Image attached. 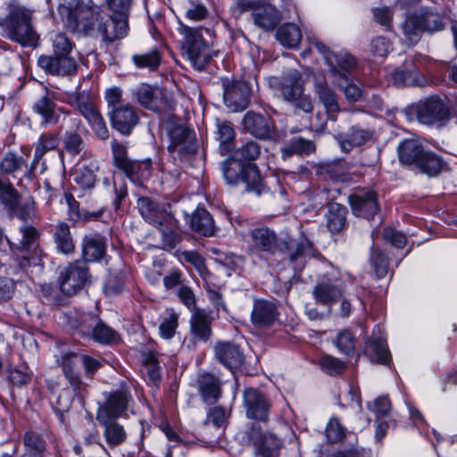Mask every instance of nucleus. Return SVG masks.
Segmentation results:
<instances>
[{
  "mask_svg": "<svg viewBox=\"0 0 457 457\" xmlns=\"http://www.w3.org/2000/svg\"><path fill=\"white\" fill-rule=\"evenodd\" d=\"M402 29L406 38L411 44H416L423 32L441 31L445 29V23L439 13L422 8L419 12L409 15L403 23Z\"/></svg>",
  "mask_w": 457,
  "mask_h": 457,
  "instance_id": "nucleus-5",
  "label": "nucleus"
},
{
  "mask_svg": "<svg viewBox=\"0 0 457 457\" xmlns=\"http://www.w3.org/2000/svg\"><path fill=\"white\" fill-rule=\"evenodd\" d=\"M198 389L203 401L214 404L221 395L220 382L212 373H202L198 378Z\"/></svg>",
  "mask_w": 457,
  "mask_h": 457,
  "instance_id": "nucleus-41",
  "label": "nucleus"
},
{
  "mask_svg": "<svg viewBox=\"0 0 457 457\" xmlns=\"http://www.w3.org/2000/svg\"><path fill=\"white\" fill-rule=\"evenodd\" d=\"M189 322L194 339L205 343L211 338L212 318L210 312L197 309L191 315Z\"/></svg>",
  "mask_w": 457,
  "mask_h": 457,
  "instance_id": "nucleus-36",
  "label": "nucleus"
},
{
  "mask_svg": "<svg viewBox=\"0 0 457 457\" xmlns=\"http://www.w3.org/2000/svg\"><path fill=\"white\" fill-rule=\"evenodd\" d=\"M391 79L395 86L402 87H423L426 85V79L420 75L412 61H406L402 67L395 69L391 73Z\"/></svg>",
  "mask_w": 457,
  "mask_h": 457,
  "instance_id": "nucleus-29",
  "label": "nucleus"
},
{
  "mask_svg": "<svg viewBox=\"0 0 457 457\" xmlns=\"http://www.w3.org/2000/svg\"><path fill=\"white\" fill-rule=\"evenodd\" d=\"M106 237L100 234L85 235L81 242V261L88 262H101L106 255Z\"/></svg>",
  "mask_w": 457,
  "mask_h": 457,
  "instance_id": "nucleus-26",
  "label": "nucleus"
},
{
  "mask_svg": "<svg viewBox=\"0 0 457 457\" xmlns=\"http://www.w3.org/2000/svg\"><path fill=\"white\" fill-rule=\"evenodd\" d=\"M373 137V131L360 124L351 126L347 131L339 133L336 139L344 153H350L353 149L361 147L370 142Z\"/></svg>",
  "mask_w": 457,
  "mask_h": 457,
  "instance_id": "nucleus-23",
  "label": "nucleus"
},
{
  "mask_svg": "<svg viewBox=\"0 0 457 457\" xmlns=\"http://www.w3.org/2000/svg\"><path fill=\"white\" fill-rule=\"evenodd\" d=\"M314 92L320 103L325 108L328 119L336 121L337 114L341 112V108L335 91L328 86L324 79H315Z\"/></svg>",
  "mask_w": 457,
  "mask_h": 457,
  "instance_id": "nucleus-28",
  "label": "nucleus"
},
{
  "mask_svg": "<svg viewBox=\"0 0 457 457\" xmlns=\"http://www.w3.org/2000/svg\"><path fill=\"white\" fill-rule=\"evenodd\" d=\"M353 213L367 220L373 219L379 210L377 194L372 190H359L348 197Z\"/></svg>",
  "mask_w": 457,
  "mask_h": 457,
  "instance_id": "nucleus-19",
  "label": "nucleus"
},
{
  "mask_svg": "<svg viewBox=\"0 0 457 457\" xmlns=\"http://www.w3.org/2000/svg\"><path fill=\"white\" fill-rule=\"evenodd\" d=\"M189 226L193 231L204 236L214 235L216 227L211 213L204 207H197L189 219Z\"/></svg>",
  "mask_w": 457,
  "mask_h": 457,
  "instance_id": "nucleus-42",
  "label": "nucleus"
},
{
  "mask_svg": "<svg viewBox=\"0 0 457 457\" xmlns=\"http://www.w3.org/2000/svg\"><path fill=\"white\" fill-rule=\"evenodd\" d=\"M163 355L151 349H144L141 352V363L147 371H161L163 369L173 370V367H166Z\"/></svg>",
  "mask_w": 457,
  "mask_h": 457,
  "instance_id": "nucleus-56",
  "label": "nucleus"
},
{
  "mask_svg": "<svg viewBox=\"0 0 457 457\" xmlns=\"http://www.w3.org/2000/svg\"><path fill=\"white\" fill-rule=\"evenodd\" d=\"M282 253L284 250L288 252V262L296 272L303 270L309 258L315 256L316 249L311 240L304 234H302L299 239L292 245L290 242L283 239L281 241Z\"/></svg>",
  "mask_w": 457,
  "mask_h": 457,
  "instance_id": "nucleus-16",
  "label": "nucleus"
},
{
  "mask_svg": "<svg viewBox=\"0 0 457 457\" xmlns=\"http://www.w3.org/2000/svg\"><path fill=\"white\" fill-rule=\"evenodd\" d=\"M21 239L16 245L15 262L25 272L29 269H35L37 272H42L44 268L43 257L45 253L37 244L39 232L31 225L20 228Z\"/></svg>",
  "mask_w": 457,
  "mask_h": 457,
  "instance_id": "nucleus-3",
  "label": "nucleus"
},
{
  "mask_svg": "<svg viewBox=\"0 0 457 457\" xmlns=\"http://www.w3.org/2000/svg\"><path fill=\"white\" fill-rule=\"evenodd\" d=\"M413 109L419 122L428 126H441L451 117V109L447 103L435 95L420 100Z\"/></svg>",
  "mask_w": 457,
  "mask_h": 457,
  "instance_id": "nucleus-8",
  "label": "nucleus"
},
{
  "mask_svg": "<svg viewBox=\"0 0 457 457\" xmlns=\"http://www.w3.org/2000/svg\"><path fill=\"white\" fill-rule=\"evenodd\" d=\"M131 61L137 69L155 71L162 64V53L159 47L154 46L147 51L133 54Z\"/></svg>",
  "mask_w": 457,
  "mask_h": 457,
  "instance_id": "nucleus-46",
  "label": "nucleus"
},
{
  "mask_svg": "<svg viewBox=\"0 0 457 457\" xmlns=\"http://www.w3.org/2000/svg\"><path fill=\"white\" fill-rule=\"evenodd\" d=\"M228 419V413L224 408L216 406L209 410L206 420L201 427V434L208 436L213 434L215 436L224 426Z\"/></svg>",
  "mask_w": 457,
  "mask_h": 457,
  "instance_id": "nucleus-47",
  "label": "nucleus"
},
{
  "mask_svg": "<svg viewBox=\"0 0 457 457\" xmlns=\"http://www.w3.org/2000/svg\"><path fill=\"white\" fill-rule=\"evenodd\" d=\"M103 20L100 9L96 5H84L74 15L63 22L67 29L73 32L90 35L100 21Z\"/></svg>",
  "mask_w": 457,
  "mask_h": 457,
  "instance_id": "nucleus-15",
  "label": "nucleus"
},
{
  "mask_svg": "<svg viewBox=\"0 0 457 457\" xmlns=\"http://www.w3.org/2000/svg\"><path fill=\"white\" fill-rule=\"evenodd\" d=\"M216 359L228 370H240L245 365V354L240 345L229 342L220 341L214 346Z\"/></svg>",
  "mask_w": 457,
  "mask_h": 457,
  "instance_id": "nucleus-21",
  "label": "nucleus"
},
{
  "mask_svg": "<svg viewBox=\"0 0 457 457\" xmlns=\"http://www.w3.org/2000/svg\"><path fill=\"white\" fill-rule=\"evenodd\" d=\"M261 154V145L255 141H247L238 147L234 156L220 162L222 176L230 186H244V193L260 196L267 191L258 166L253 162Z\"/></svg>",
  "mask_w": 457,
  "mask_h": 457,
  "instance_id": "nucleus-1",
  "label": "nucleus"
},
{
  "mask_svg": "<svg viewBox=\"0 0 457 457\" xmlns=\"http://www.w3.org/2000/svg\"><path fill=\"white\" fill-rule=\"evenodd\" d=\"M251 89L243 81H223V100L225 105L232 112H242L250 103Z\"/></svg>",
  "mask_w": 457,
  "mask_h": 457,
  "instance_id": "nucleus-17",
  "label": "nucleus"
},
{
  "mask_svg": "<svg viewBox=\"0 0 457 457\" xmlns=\"http://www.w3.org/2000/svg\"><path fill=\"white\" fill-rule=\"evenodd\" d=\"M120 171L134 184H142L148 179L152 172V160L146 158L144 160L130 159Z\"/></svg>",
  "mask_w": 457,
  "mask_h": 457,
  "instance_id": "nucleus-39",
  "label": "nucleus"
},
{
  "mask_svg": "<svg viewBox=\"0 0 457 457\" xmlns=\"http://www.w3.org/2000/svg\"><path fill=\"white\" fill-rule=\"evenodd\" d=\"M364 355L372 362L381 363L391 368V355L385 338L380 336L375 337L373 335L371 338L366 342Z\"/></svg>",
  "mask_w": 457,
  "mask_h": 457,
  "instance_id": "nucleus-40",
  "label": "nucleus"
},
{
  "mask_svg": "<svg viewBox=\"0 0 457 457\" xmlns=\"http://www.w3.org/2000/svg\"><path fill=\"white\" fill-rule=\"evenodd\" d=\"M69 104L76 107L79 113L87 120L97 138L103 141L109 138L110 134L106 122L87 92L82 91L70 94Z\"/></svg>",
  "mask_w": 457,
  "mask_h": 457,
  "instance_id": "nucleus-7",
  "label": "nucleus"
},
{
  "mask_svg": "<svg viewBox=\"0 0 457 457\" xmlns=\"http://www.w3.org/2000/svg\"><path fill=\"white\" fill-rule=\"evenodd\" d=\"M277 304L266 299H254L251 321L257 328H269L278 320Z\"/></svg>",
  "mask_w": 457,
  "mask_h": 457,
  "instance_id": "nucleus-22",
  "label": "nucleus"
},
{
  "mask_svg": "<svg viewBox=\"0 0 457 457\" xmlns=\"http://www.w3.org/2000/svg\"><path fill=\"white\" fill-rule=\"evenodd\" d=\"M102 41L109 46L125 38L129 32V21L108 14V19L101 20L96 27Z\"/></svg>",
  "mask_w": 457,
  "mask_h": 457,
  "instance_id": "nucleus-20",
  "label": "nucleus"
},
{
  "mask_svg": "<svg viewBox=\"0 0 457 457\" xmlns=\"http://www.w3.org/2000/svg\"><path fill=\"white\" fill-rule=\"evenodd\" d=\"M129 398V394L123 385L120 390L106 394L105 402L97 410V421L105 422L107 418H119L128 409Z\"/></svg>",
  "mask_w": 457,
  "mask_h": 457,
  "instance_id": "nucleus-18",
  "label": "nucleus"
},
{
  "mask_svg": "<svg viewBox=\"0 0 457 457\" xmlns=\"http://www.w3.org/2000/svg\"><path fill=\"white\" fill-rule=\"evenodd\" d=\"M281 241L275 230L262 226L251 229L248 233L247 252L259 259L269 260L278 253H282Z\"/></svg>",
  "mask_w": 457,
  "mask_h": 457,
  "instance_id": "nucleus-6",
  "label": "nucleus"
},
{
  "mask_svg": "<svg viewBox=\"0 0 457 457\" xmlns=\"http://www.w3.org/2000/svg\"><path fill=\"white\" fill-rule=\"evenodd\" d=\"M33 11L18 0H11L6 6V13L0 19V26L6 37L22 46L36 47L39 39L32 24Z\"/></svg>",
  "mask_w": 457,
  "mask_h": 457,
  "instance_id": "nucleus-2",
  "label": "nucleus"
},
{
  "mask_svg": "<svg viewBox=\"0 0 457 457\" xmlns=\"http://www.w3.org/2000/svg\"><path fill=\"white\" fill-rule=\"evenodd\" d=\"M60 138L54 133L42 134L37 142L35 144L36 159H42V157L49 151H53L58 147Z\"/></svg>",
  "mask_w": 457,
  "mask_h": 457,
  "instance_id": "nucleus-60",
  "label": "nucleus"
},
{
  "mask_svg": "<svg viewBox=\"0 0 457 457\" xmlns=\"http://www.w3.org/2000/svg\"><path fill=\"white\" fill-rule=\"evenodd\" d=\"M244 129L258 139H268L274 131L272 120L253 111L247 112L242 120Z\"/></svg>",
  "mask_w": 457,
  "mask_h": 457,
  "instance_id": "nucleus-24",
  "label": "nucleus"
},
{
  "mask_svg": "<svg viewBox=\"0 0 457 457\" xmlns=\"http://www.w3.org/2000/svg\"><path fill=\"white\" fill-rule=\"evenodd\" d=\"M370 262L378 278H382L386 276L388 272L389 259L379 249H371Z\"/></svg>",
  "mask_w": 457,
  "mask_h": 457,
  "instance_id": "nucleus-62",
  "label": "nucleus"
},
{
  "mask_svg": "<svg viewBox=\"0 0 457 457\" xmlns=\"http://www.w3.org/2000/svg\"><path fill=\"white\" fill-rule=\"evenodd\" d=\"M21 195L19 192L14 188L9 179H0V204L4 208L13 209L16 201H19Z\"/></svg>",
  "mask_w": 457,
  "mask_h": 457,
  "instance_id": "nucleus-59",
  "label": "nucleus"
},
{
  "mask_svg": "<svg viewBox=\"0 0 457 457\" xmlns=\"http://www.w3.org/2000/svg\"><path fill=\"white\" fill-rule=\"evenodd\" d=\"M353 283L355 278L345 272L339 277L325 278L319 281L313 287L312 296L317 304L332 305L337 303L343 295L342 286L339 281Z\"/></svg>",
  "mask_w": 457,
  "mask_h": 457,
  "instance_id": "nucleus-10",
  "label": "nucleus"
},
{
  "mask_svg": "<svg viewBox=\"0 0 457 457\" xmlns=\"http://www.w3.org/2000/svg\"><path fill=\"white\" fill-rule=\"evenodd\" d=\"M202 27H183L184 35L183 50L185 51L192 66L199 71H204L211 61L220 54V51L210 49L208 43L203 37Z\"/></svg>",
  "mask_w": 457,
  "mask_h": 457,
  "instance_id": "nucleus-4",
  "label": "nucleus"
},
{
  "mask_svg": "<svg viewBox=\"0 0 457 457\" xmlns=\"http://www.w3.org/2000/svg\"><path fill=\"white\" fill-rule=\"evenodd\" d=\"M217 139L220 141V151L222 154L231 152L234 147L235 131L231 124L228 121H219L217 123Z\"/></svg>",
  "mask_w": 457,
  "mask_h": 457,
  "instance_id": "nucleus-55",
  "label": "nucleus"
},
{
  "mask_svg": "<svg viewBox=\"0 0 457 457\" xmlns=\"http://www.w3.org/2000/svg\"><path fill=\"white\" fill-rule=\"evenodd\" d=\"M327 208V228L332 234L341 233L347 227V208L338 203H329Z\"/></svg>",
  "mask_w": 457,
  "mask_h": 457,
  "instance_id": "nucleus-43",
  "label": "nucleus"
},
{
  "mask_svg": "<svg viewBox=\"0 0 457 457\" xmlns=\"http://www.w3.org/2000/svg\"><path fill=\"white\" fill-rule=\"evenodd\" d=\"M276 38L284 46L294 48L299 45L302 39V32L295 24L286 23L278 29Z\"/></svg>",
  "mask_w": 457,
  "mask_h": 457,
  "instance_id": "nucleus-49",
  "label": "nucleus"
},
{
  "mask_svg": "<svg viewBox=\"0 0 457 457\" xmlns=\"http://www.w3.org/2000/svg\"><path fill=\"white\" fill-rule=\"evenodd\" d=\"M425 151L423 145L419 140L403 139L397 147L399 162L412 170Z\"/></svg>",
  "mask_w": 457,
  "mask_h": 457,
  "instance_id": "nucleus-33",
  "label": "nucleus"
},
{
  "mask_svg": "<svg viewBox=\"0 0 457 457\" xmlns=\"http://www.w3.org/2000/svg\"><path fill=\"white\" fill-rule=\"evenodd\" d=\"M333 83L344 93L348 102L355 103L361 98V88L351 81L348 76L342 79H333Z\"/></svg>",
  "mask_w": 457,
  "mask_h": 457,
  "instance_id": "nucleus-61",
  "label": "nucleus"
},
{
  "mask_svg": "<svg viewBox=\"0 0 457 457\" xmlns=\"http://www.w3.org/2000/svg\"><path fill=\"white\" fill-rule=\"evenodd\" d=\"M108 116L112 128L124 137L130 136L140 121L138 109L129 103L108 111Z\"/></svg>",
  "mask_w": 457,
  "mask_h": 457,
  "instance_id": "nucleus-13",
  "label": "nucleus"
},
{
  "mask_svg": "<svg viewBox=\"0 0 457 457\" xmlns=\"http://www.w3.org/2000/svg\"><path fill=\"white\" fill-rule=\"evenodd\" d=\"M278 89L286 102L291 103L296 100V97L300 96L304 91L301 72L297 70H292L283 75L279 81Z\"/></svg>",
  "mask_w": 457,
  "mask_h": 457,
  "instance_id": "nucleus-34",
  "label": "nucleus"
},
{
  "mask_svg": "<svg viewBox=\"0 0 457 457\" xmlns=\"http://www.w3.org/2000/svg\"><path fill=\"white\" fill-rule=\"evenodd\" d=\"M316 149L313 141L305 139L302 137L291 138L283 147L282 152L289 156L294 154L309 155Z\"/></svg>",
  "mask_w": 457,
  "mask_h": 457,
  "instance_id": "nucleus-52",
  "label": "nucleus"
},
{
  "mask_svg": "<svg viewBox=\"0 0 457 457\" xmlns=\"http://www.w3.org/2000/svg\"><path fill=\"white\" fill-rule=\"evenodd\" d=\"M111 150L112 155V163L119 170L130 160L128 156V145L117 139L111 142Z\"/></svg>",
  "mask_w": 457,
  "mask_h": 457,
  "instance_id": "nucleus-63",
  "label": "nucleus"
},
{
  "mask_svg": "<svg viewBox=\"0 0 457 457\" xmlns=\"http://www.w3.org/2000/svg\"><path fill=\"white\" fill-rule=\"evenodd\" d=\"M132 94L141 107L156 113L162 112L168 105L165 90L157 85L141 83Z\"/></svg>",
  "mask_w": 457,
  "mask_h": 457,
  "instance_id": "nucleus-11",
  "label": "nucleus"
},
{
  "mask_svg": "<svg viewBox=\"0 0 457 457\" xmlns=\"http://www.w3.org/2000/svg\"><path fill=\"white\" fill-rule=\"evenodd\" d=\"M104 360L96 359L89 355L75 353H65L62 357L61 366L63 371H72L82 366L86 371H96L104 368Z\"/></svg>",
  "mask_w": 457,
  "mask_h": 457,
  "instance_id": "nucleus-32",
  "label": "nucleus"
},
{
  "mask_svg": "<svg viewBox=\"0 0 457 457\" xmlns=\"http://www.w3.org/2000/svg\"><path fill=\"white\" fill-rule=\"evenodd\" d=\"M167 149L174 159L178 158L182 161L194 155L197 152L198 145L196 139L194 138L185 140L179 144L168 145Z\"/></svg>",
  "mask_w": 457,
  "mask_h": 457,
  "instance_id": "nucleus-57",
  "label": "nucleus"
},
{
  "mask_svg": "<svg viewBox=\"0 0 457 457\" xmlns=\"http://www.w3.org/2000/svg\"><path fill=\"white\" fill-rule=\"evenodd\" d=\"M137 207L143 219L156 227H162L165 222L172 220V217L166 212L164 207L149 197H139L137 202Z\"/></svg>",
  "mask_w": 457,
  "mask_h": 457,
  "instance_id": "nucleus-27",
  "label": "nucleus"
},
{
  "mask_svg": "<svg viewBox=\"0 0 457 457\" xmlns=\"http://www.w3.org/2000/svg\"><path fill=\"white\" fill-rule=\"evenodd\" d=\"M66 201L69 206V217L70 220L77 222L79 220H97L99 219L104 211L100 210L97 212H88L86 210L79 209V204L75 200V198L71 195H66Z\"/></svg>",
  "mask_w": 457,
  "mask_h": 457,
  "instance_id": "nucleus-54",
  "label": "nucleus"
},
{
  "mask_svg": "<svg viewBox=\"0 0 457 457\" xmlns=\"http://www.w3.org/2000/svg\"><path fill=\"white\" fill-rule=\"evenodd\" d=\"M253 18L255 25L265 30H272L281 21L279 11L269 4H264L258 7L253 12Z\"/></svg>",
  "mask_w": 457,
  "mask_h": 457,
  "instance_id": "nucleus-44",
  "label": "nucleus"
},
{
  "mask_svg": "<svg viewBox=\"0 0 457 457\" xmlns=\"http://www.w3.org/2000/svg\"><path fill=\"white\" fill-rule=\"evenodd\" d=\"M7 213L11 218L16 217L21 220H31L37 216L35 202L28 200L23 203L16 201L13 209H7Z\"/></svg>",
  "mask_w": 457,
  "mask_h": 457,
  "instance_id": "nucleus-58",
  "label": "nucleus"
},
{
  "mask_svg": "<svg viewBox=\"0 0 457 457\" xmlns=\"http://www.w3.org/2000/svg\"><path fill=\"white\" fill-rule=\"evenodd\" d=\"M52 236L56 252L63 255L75 253V241L71 233L70 226L64 221H58L52 226Z\"/></svg>",
  "mask_w": 457,
  "mask_h": 457,
  "instance_id": "nucleus-35",
  "label": "nucleus"
},
{
  "mask_svg": "<svg viewBox=\"0 0 457 457\" xmlns=\"http://www.w3.org/2000/svg\"><path fill=\"white\" fill-rule=\"evenodd\" d=\"M89 279L90 273L86 262L75 260L60 271L57 281L62 293L72 296L81 291L89 283Z\"/></svg>",
  "mask_w": 457,
  "mask_h": 457,
  "instance_id": "nucleus-9",
  "label": "nucleus"
},
{
  "mask_svg": "<svg viewBox=\"0 0 457 457\" xmlns=\"http://www.w3.org/2000/svg\"><path fill=\"white\" fill-rule=\"evenodd\" d=\"M99 317L93 313H76L69 319V326L74 337L91 340Z\"/></svg>",
  "mask_w": 457,
  "mask_h": 457,
  "instance_id": "nucleus-37",
  "label": "nucleus"
},
{
  "mask_svg": "<svg viewBox=\"0 0 457 457\" xmlns=\"http://www.w3.org/2000/svg\"><path fill=\"white\" fill-rule=\"evenodd\" d=\"M327 64L333 79H342L348 76L356 68V59L345 52L333 53L326 56Z\"/></svg>",
  "mask_w": 457,
  "mask_h": 457,
  "instance_id": "nucleus-30",
  "label": "nucleus"
},
{
  "mask_svg": "<svg viewBox=\"0 0 457 457\" xmlns=\"http://www.w3.org/2000/svg\"><path fill=\"white\" fill-rule=\"evenodd\" d=\"M136 0H104V7L109 15L129 21Z\"/></svg>",
  "mask_w": 457,
  "mask_h": 457,
  "instance_id": "nucleus-53",
  "label": "nucleus"
},
{
  "mask_svg": "<svg viewBox=\"0 0 457 457\" xmlns=\"http://www.w3.org/2000/svg\"><path fill=\"white\" fill-rule=\"evenodd\" d=\"M91 339L100 345H114L120 343L121 337L112 328L98 319Z\"/></svg>",
  "mask_w": 457,
  "mask_h": 457,
  "instance_id": "nucleus-48",
  "label": "nucleus"
},
{
  "mask_svg": "<svg viewBox=\"0 0 457 457\" xmlns=\"http://www.w3.org/2000/svg\"><path fill=\"white\" fill-rule=\"evenodd\" d=\"M32 109L42 118L44 123L56 124L59 120L60 116L54 102V92L47 88H45L44 94L35 101Z\"/></svg>",
  "mask_w": 457,
  "mask_h": 457,
  "instance_id": "nucleus-31",
  "label": "nucleus"
},
{
  "mask_svg": "<svg viewBox=\"0 0 457 457\" xmlns=\"http://www.w3.org/2000/svg\"><path fill=\"white\" fill-rule=\"evenodd\" d=\"M244 406L248 419L265 421L268 419L269 403L262 393L254 388L244 392Z\"/></svg>",
  "mask_w": 457,
  "mask_h": 457,
  "instance_id": "nucleus-25",
  "label": "nucleus"
},
{
  "mask_svg": "<svg viewBox=\"0 0 457 457\" xmlns=\"http://www.w3.org/2000/svg\"><path fill=\"white\" fill-rule=\"evenodd\" d=\"M243 438H246L253 445L255 454L262 457L276 456L282 445L278 437L273 434H263L260 427L254 425L244 432Z\"/></svg>",
  "mask_w": 457,
  "mask_h": 457,
  "instance_id": "nucleus-12",
  "label": "nucleus"
},
{
  "mask_svg": "<svg viewBox=\"0 0 457 457\" xmlns=\"http://www.w3.org/2000/svg\"><path fill=\"white\" fill-rule=\"evenodd\" d=\"M446 167L443 157L432 151L426 150L418 163L412 169L416 173L427 175L428 178L437 177Z\"/></svg>",
  "mask_w": 457,
  "mask_h": 457,
  "instance_id": "nucleus-38",
  "label": "nucleus"
},
{
  "mask_svg": "<svg viewBox=\"0 0 457 457\" xmlns=\"http://www.w3.org/2000/svg\"><path fill=\"white\" fill-rule=\"evenodd\" d=\"M37 65L47 74L62 77L75 76L79 67L73 56L66 54L40 55Z\"/></svg>",
  "mask_w": 457,
  "mask_h": 457,
  "instance_id": "nucleus-14",
  "label": "nucleus"
},
{
  "mask_svg": "<svg viewBox=\"0 0 457 457\" xmlns=\"http://www.w3.org/2000/svg\"><path fill=\"white\" fill-rule=\"evenodd\" d=\"M28 166V157L13 151H8L0 161V171L6 176L16 177L17 173L25 172Z\"/></svg>",
  "mask_w": 457,
  "mask_h": 457,
  "instance_id": "nucleus-45",
  "label": "nucleus"
},
{
  "mask_svg": "<svg viewBox=\"0 0 457 457\" xmlns=\"http://www.w3.org/2000/svg\"><path fill=\"white\" fill-rule=\"evenodd\" d=\"M99 423L104 427V435L110 446H117L125 441L126 432L123 427L116 421V419L107 418L105 422Z\"/></svg>",
  "mask_w": 457,
  "mask_h": 457,
  "instance_id": "nucleus-50",
  "label": "nucleus"
},
{
  "mask_svg": "<svg viewBox=\"0 0 457 457\" xmlns=\"http://www.w3.org/2000/svg\"><path fill=\"white\" fill-rule=\"evenodd\" d=\"M53 54L71 55L75 47L74 42L65 33H56L52 38Z\"/></svg>",
  "mask_w": 457,
  "mask_h": 457,
  "instance_id": "nucleus-64",
  "label": "nucleus"
},
{
  "mask_svg": "<svg viewBox=\"0 0 457 457\" xmlns=\"http://www.w3.org/2000/svg\"><path fill=\"white\" fill-rule=\"evenodd\" d=\"M98 167L94 164L84 165L74 173L75 183L83 190H92L96 182Z\"/></svg>",
  "mask_w": 457,
  "mask_h": 457,
  "instance_id": "nucleus-51",
  "label": "nucleus"
}]
</instances>
